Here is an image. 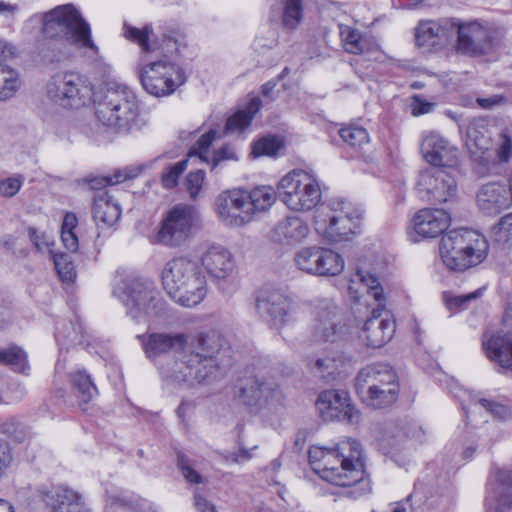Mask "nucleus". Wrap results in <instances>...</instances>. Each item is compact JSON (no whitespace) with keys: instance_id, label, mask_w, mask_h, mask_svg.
I'll list each match as a JSON object with an SVG mask.
<instances>
[{"instance_id":"43","label":"nucleus","mask_w":512,"mask_h":512,"mask_svg":"<svg viewBox=\"0 0 512 512\" xmlns=\"http://www.w3.org/2000/svg\"><path fill=\"white\" fill-rule=\"evenodd\" d=\"M0 433L17 443L31 438L30 428L15 417L0 420Z\"/></svg>"},{"instance_id":"60","label":"nucleus","mask_w":512,"mask_h":512,"mask_svg":"<svg viewBox=\"0 0 512 512\" xmlns=\"http://www.w3.org/2000/svg\"><path fill=\"white\" fill-rule=\"evenodd\" d=\"M61 240L68 251L76 252L78 250V237L74 231H61Z\"/></svg>"},{"instance_id":"21","label":"nucleus","mask_w":512,"mask_h":512,"mask_svg":"<svg viewBox=\"0 0 512 512\" xmlns=\"http://www.w3.org/2000/svg\"><path fill=\"white\" fill-rule=\"evenodd\" d=\"M310 336L312 341L334 344L345 340L346 331L337 320L336 307L329 300H322L313 319Z\"/></svg>"},{"instance_id":"56","label":"nucleus","mask_w":512,"mask_h":512,"mask_svg":"<svg viewBox=\"0 0 512 512\" xmlns=\"http://www.w3.org/2000/svg\"><path fill=\"white\" fill-rule=\"evenodd\" d=\"M24 182V178L21 175H16L12 177L5 178L0 181V194L4 197H13L16 195L22 184Z\"/></svg>"},{"instance_id":"64","label":"nucleus","mask_w":512,"mask_h":512,"mask_svg":"<svg viewBox=\"0 0 512 512\" xmlns=\"http://www.w3.org/2000/svg\"><path fill=\"white\" fill-rule=\"evenodd\" d=\"M433 107V104L423 101L419 99L418 97H415L413 106H412V114L414 116L423 115L426 113H429L431 111V108Z\"/></svg>"},{"instance_id":"35","label":"nucleus","mask_w":512,"mask_h":512,"mask_svg":"<svg viewBox=\"0 0 512 512\" xmlns=\"http://www.w3.org/2000/svg\"><path fill=\"white\" fill-rule=\"evenodd\" d=\"M216 136L217 133L213 130L203 134L191 148L189 156L197 155L203 162H211L212 168H215L224 160H237V154L230 146H224L210 155L209 147L216 139Z\"/></svg>"},{"instance_id":"45","label":"nucleus","mask_w":512,"mask_h":512,"mask_svg":"<svg viewBox=\"0 0 512 512\" xmlns=\"http://www.w3.org/2000/svg\"><path fill=\"white\" fill-rule=\"evenodd\" d=\"M341 139L355 150L361 149L370 141L369 134L366 129L358 126H348L339 130Z\"/></svg>"},{"instance_id":"27","label":"nucleus","mask_w":512,"mask_h":512,"mask_svg":"<svg viewBox=\"0 0 512 512\" xmlns=\"http://www.w3.org/2000/svg\"><path fill=\"white\" fill-rule=\"evenodd\" d=\"M66 370L65 359H59L55 366V376L53 380V385L57 393L59 396H63L64 379L68 376L77 397L82 403H88L97 394V388L90 376L83 370L71 371L69 373H67Z\"/></svg>"},{"instance_id":"8","label":"nucleus","mask_w":512,"mask_h":512,"mask_svg":"<svg viewBox=\"0 0 512 512\" xmlns=\"http://www.w3.org/2000/svg\"><path fill=\"white\" fill-rule=\"evenodd\" d=\"M362 211L342 198L321 203L314 211L313 226L318 235L332 243L351 240L360 232Z\"/></svg>"},{"instance_id":"20","label":"nucleus","mask_w":512,"mask_h":512,"mask_svg":"<svg viewBox=\"0 0 512 512\" xmlns=\"http://www.w3.org/2000/svg\"><path fill=\"white\" fill-rule=\"evenodd\" d=\"M316 408L325 421L346 420L357 423L360 412L350 403L348 392L344 390H325L321 392L316 401Z\"/></svg>"},{"instance_id":"3","label":"nucleus","mask_w":512,"mask_h":512,"mask_svg":"<svg viewBox=\"0 0 512 512\" xmlns=\"http://www.w3.org/2000/svg\"><path fill=\"white\" fill-rule=\"evenodd\" d=\"M308 457L313 471L323 480L348 487L347 497L359 499L371 492L370 480L364 475L362 449L358 441L346 439L333 447L313 445Z\"/></svg>"},{"instance_id":"54","label":"nucleus","mask_w":512,"mask_h":512,"mask_svg":"<svg viewBox=\"0 0 512 512\" xmlns=\"http://www.w3.org/2000/svg\"><path fill=\"white\" fill-rule=\"evenodd\" d=\"M132 501L122 493L108 494L104 512H129Z\"/></svg>"},{"instance_id":"34","label":"nucleus","mask_w":512,"mask_h":512,"mask_svg":"<svg viewBox=\"0 0 512 512\" xmlns=\"http://www.w3.org/2000/svg\"><path fill=\"white\" fill-rule=\"evenodd\" d=\"M352 362V357L340 350L326 347L309 360L312 370L323 377L340 374Z\"/></svg>"},{"instance_id":"40","label":"nucleus","mask_w":512,"mask_h":512,"mask_svg":"<svg viewBox=\"0 0 512 512\" xmlns=\"http://www.w3.org/2000/svg\"><path fill=\"white\" fill-rule=\"evenodd\" d=\"M261 108V100L252 98L244 110H239L227 119L226 131L241 132L248 127Z\"/></svg>"},{"instance_id":"2","label":"nucleus","mask_w":512,"mask_h":512,"mask_svg":"<svg viewBox=\"0 0 512 512\" xmlns=\"http://www.w3.org/2000/svg\"><path fill=\"white\" fill-rule=\"evenodd\" d=\"M122 35L139 45L140 80L145 91L156 97L172 94L186 82L185 71L179 63L184 36L171 31L155 35L150 26L142 29L123 24Z\"/></svg>"},{"instance_id":"53","label":"nucleus","mask_w":512,"mask_h":512,"mask_svg":"<svg viewBox=\"0 0 512 512\" xmlns=\"http://www.w3.org/2000/svg\"><path fill=\"white\" fill-rule=\"evenodd\" d=\"M204 182L205 172L203 170H197L187 174L184 185L191 199L198 197Z\"/></svg>"},{"instance_id":"38","label":"nucleus","mask_w":512,"mask_h":512,"mask_svg":"<svg viewBox=\"0 0 512 512\" xmlns=\"http://www.w3.org/2000/svg\"><path fill=\"white\" fill-rule=\"evenodd\" d=\"M4 62L0 61V102L15 97L22 87L19 71Z\"/></svg>"},{"instance_id":"33","label":"nucleus","mask_w":512,"mask_h":512,"mask_svg":"<svg viewBox=\"0 0 512 512\" xmlns=\"http://www.w3.org/2000/svg\"><path fill=\"white\" fill-rule=\"evenodd\" d=\"M308 224L298 216H287L279 220L270 231V239L279 244L295 245L309 235Z\"/></svg>"},{"instance_id":"12","label":"nucleus","mask_w":512,"mask_h":512,"mask_svg":"<svg viewBox=\"0 0 512 512\" xmlns=\"http://www.w3.org/2000/svg\"><path fill=\"white\" fill-rule=\"evenodd\" d=\"M486 253L487 242L484 237L468 229L451 230L440 242L443 263L454 271H463L477 265Z\"/></svg>"},{"instance_id":"41","label":"nucleus","mask_w":512,"mask_h":512,"mask_svg":"<svg viewBox=\"0 0 512 512\" xmlns=\"http://www.w3.org/2000/svg\"><path fill=\"white\" fill-rule=\"evenodd\" d=\"M145 165H137L126 167L123 170L115 172L111 177H96L89 180V185L92 189H100L107 185H115L128 179H133L139 176Z\"/></svg>"},{"instance_id":"16","label":"nucleus","mask_w":512,"mask_h":512,"mask_svg":"<svg viewBox=\"0 0 512 512\" xmlns=\"http://www.w3.org/2000/svg\"><path fill=\"white\" fill-rule=\"evenodd\" d=\"M416 190L421 198L436 203H445L457 196L455 178L441 167H432L419 173Z\"/></svg>"},{"instance_id":"48","label":"nucleus","mask_w":512,"mask_h":512,"mask_svg":"<svg viewBox=\"0 0 512 512\" xmlns=\"http://www.w3.org/2000/svg\"><path fill=\"white\" fill-rule=\"evenodd\" d=\"M491 237L500 245L512 243V212L502 216L492 227Z\"/></svg>"},{"instance_id":"39","label":"nucleus","mask_w":512,"mask_h":512,"mask_svg":"<svg viewBox=\"0 0 512 512\" xmlns=\"http://www.w3.org/2000/svg\"><path fill=\"white\" fill-rule=\"evenodd\" d=\"M317 276H336L344 269V259L337 252L328 248H319Z\"/></svg>"},{"instance_id":"4","label":"nucleus","mask_w":512,"mask_h":512,"mask_svg":"<svg viewBox=\"0 0 512 512\" xmlns=\"http://www.w3.org/2000/svg\"><path fill=\"white\" fill-rule=\"evenodd\" d=\"M41 24L40 31L47 39H64L71 45L89 49L97 54L99 49L92 39L90 24L73 4L58 5L49 11L35 13L25 25Z\"/></svg>"},{"instance_id":"13","label":"nucleus","mask_w":512,"mask_h":512,"mask_svg":"<svg viewBox=\"0 0 512 512\" xmlns=\"http://www.w3.org/2000/svg\"><path fill=\"white\" fill-rule=\"evenodd\" d=\"M321 188L317 177L305 170L294 169L278 183L280 200L293 211H310L321 200Z\"/></svg>"},{"instance_id":"18","label":"nucleus","mask_w":512,"mask_h":512,"mask_svg":"<svg viewBox=\"0 0 512 512\" xmlns=\"http://www.w3.org/2000/svg\"><path fill=\"white\" fill-rule=\"evenodd\" d=\"M196 219L197 213L192 206H174L163 220L156 236L157 242L169 246L180 245L190 236Z\"/></svg>"},{"instance_id":"49","label":"nucleus","mask_w":512,"mask_h":512,"mask_svg":"<svg viewBox=\"0 0 512 512\" xmlns=\"http://www.w3.org/2000/svg\"><path fill=\"white\" fill-rule=\"evenodd\" d=\"M38 56L43 64L59 63L66 58L64 44L48 41L39 49Z\"/></svg>"},{"instance_id":"59","label":"nucleus","mask_w":512,"mask_h":512,"mask_svg":"<svg viewBox=\"0 0 512 512\" xmlns=\"http://www.w3.org/2000/svg\"><path fill=\"white\" fill-rule=\"evenodd\" d=\"M180 469L182 475L188 482L193 484H199L204 482V478L196 470H194L191 466L184 463L183 461L180 462Z\"/></svg>"},{"instance_id":"17","label":"nucleus","mask_w":512,"mask_h":512,"mask_svg":"<svg viewBox=\"0 0 512 512\" xmlns=\"http://www.w3.org/2000/svg\"><path fill=\"white\" fill-rule=\"evenodd\" d=\"M453 34H457V51L461 54L478 56L487 54L495 43L493 32L478 21L462 22L452 19Z\"/></svg>"},{"instance_id":"6","label":"nucleus","mask_w":512,"mask_h":512,"mask_svg":"<svg viewBox=\"0 0 512 512\" xmlns=\"http://www.w3.org/2000/svg\"><path fill=\"white\" fill-rule=\"evenodd\" d=\"M161 279L169 296L182 306L194 307L206 296V277L199 264L190 258L169 260L162 269Z\"/></svg>"},{"instance_id":"61","label":"nucleus","mask_w":512,"mask_h":512,"mask_svg":"<svg viewBox=\"0 0 512 512\" xmlns=\"http://www.w3.org/2000/svg\"><path fill=\"white\" fill-rule=\"evenodd\" d=\"M194 507L197 512H217L215 506L202 494H194Z\"/></svg>"},{"instance_id":"31","label":"nucleus","mask_w":512,"mask_h":512,"mask_svg":"<svg viewBox=\"0 0 512 512\" xmlns=\"http://www.w3.org/2000/svg\"><path fill=\"white\" fill-rule=\"evenodd\" d=\"M339 29L344 48L348 53L364 55L368 60L381 59L382 52L373 37L363 35L359 30L348 25H340Z\"/></svg>"},{"instance_id":"15","label":"nucleus","mask_w":512,"mask_h":512,"mask_svg":"<svg viewBox=\"0 0 512 512\" xmlns=\"http://www.w3.org/2000/svg\"><path fill=\"white\" fill-rule=\"evenodd\" d=\"M239 398L245 405L257 410H273L283 404L278 384L261 373L245 381L240 387Z\"/></svg>"},{"instance_id":"19","label":"nucleus","mask_w":512,"mask_h":512,"mask_svg":"<svg viewBox=\"0 0 512 512\" xmlns=\"http://www.w3.org/2000/svg\"><path fill=\"white\" fill-rule=\"evenodd\" d=\"M486 356L500 367L512 370V308L505 311L502 326L482 338Z\"/></svg>"},{"instance_id":"47","label":"nucleus","mask_w":512,"mask_h":512,"mask_svg":"<svg viewBox=\"0 0 512 512\" xmlns=\"http://www.w3.org/2000/svg\"><path fill=\"white\" fill-rule=\"evenodd\" d=\"M319 248L317 246L306 247L299 250L295 255L297 267L309 274L316 275Z\"/></svg>"},{"instance_id":"50","label":"nucleus","mask_w":512,"mask_h":512,"mask_svg":"<svg viewBox=\"0 0 512 512\" xmlns=\"http://www.w3.org/2000/svg\"><path fill=\"white\" fill-rule=\"evenodd\" d=\"M188 159L167 165L161 174V183L164 188L172 189L178 184L181 174L187 169Z\"/></svg>"},{"instance_id":"32","label":"nucleus","mask_w":512,"mask_h":512,"mask_svg":"<svg viewBox=\"0 0 512 512\" xmlns=\"http://www.w3.org/2000/svg\"><path fill=\"white\" fill-rule=\"evenodd\" d=\"M43 500L55 512H92L83 496L68 487H54L44 492Z\"/></svg>"},{"instance_id":"5","label":"nucleus","mask_w":512,"mask_h":512,"mask_svg":"<svg viewBox=\"0 0 512 512\" xmlns=\"http://www.w3.org/2000/svg\"><path fill=\"white\" fill-rule=\"evenodd\" d=\"M348 292L354 301L364 295L373 297L377 303L372 316L365 322L360 338L369 347L378 348L390 341L395 332V322L390 318H380L385 308V296L378 278L362 270H358L349 280Z\"/></svg>"},{"instance_id":"57","label":"nucleus","mask_w":512,"mask_h":512,"mask_svg":"<svg viewBox=\"0 0 512 512\" xmlns=\"http://www.w3.org/2000/svg\"><path fill=\"white\" fill-rule=\"evenodd\" d=\"M481 295V290H475L468 294L457 295V296H448L445 294V302L449 310H456L458 308L465 307L466 304L471 301L479 298Z\"/></svg>"},{"instance_id":"26","label":"nucleus","mask_w":512,"mask_h":512,"mask_svg":"<svg viewBox=\"0 0 512 512\" xmlns=\"http://www.w3.org/2000/svg\"><path fill=\"white\" fill-rule=\"evenodd\" d=\"M257 308L267 314L274 325H283L295 313V304L291 297L279 289H264L257 298Z\"/></svg>"},{"instance_id":"11","label":"nucleus","mask_w":512,"mask_h":512,"mask_svg":"<svg viewBox=\"0 0 512 512\" xmlns=\"http://www.w3.org/2000/svg\"><path fill=\"white\" fill-rule=\"evenodd\" d=\"M114 295L126 307L127 314L136 321L159 317L165 312V302L155 284L140 277L119 280Z\"/></svg>"},{"instance_id":"10","label":"nucleus","mask_w":512,"mask_h":512,"mask_svg":"<svg viewBox=\"0 0 512 512\" xmlns=\"http://www.w3.org/2000/svg\"><path fill=\"white\" fill-rule=\"evenodd\" d=\"M355 389L367 406L385 408L395 403L398 398V377L395 370L386 363L369 364L357 373Z\"/></svg>"},{"instance_id":"36","label":"nucleus","mask_w":512,"mask_h":512,"mask_svg":"<svg viewBox=\"0 0 512 512\" xmlns=\"http://www.w3.org/2000/svg\"><path fill=\"white\" fill-rule=\"evenodd\" d=\"M121 215L119 205L107 192L99 193L93 202V218L97 224L112 226Z\"/></svg>"},{"instance_id":"30","label":"nucleus","mask_w":512,"mask_h":512,"mask_svg":"<svg viewBox=\"0 0 512 512\" xmlns=\"http://www.w3.org/2000/svg\"><path fill=\"white\" fill-rule=\"evenodd\" d=\"M201 263L207 273L217 281L227 280L235 270L232 253L221 245H211L201 256Z\"/></svg>"},{"instance_id":"62","label":"nucleus","mask_w":512,"mask_h":512,"mask_svg":"<svg viewBox=\"0 0 512 512\" xmlns=\"http://www.w3.org/2000/svg\"><path fill=\"white\" fill-rule=\"evenodd\" d=\"M18 11L17 4L0 1V16H3L6 20L13 21Z\"/></svg>"},{"instance_id":"25","label":"nucleus","mask_w":512,"mask_h":512,"mask_svg":"<svg viewBox=\"0 0 512 512\" xmlns=\"http://www.w3.org/2000/svg\"><path fill=\"white\" fill-rule=\"evenodd\" d=\"M453 20L443 19L439 22L425 20L415 28V43L422 52L436 51L445 46L453 36Z\"/></svg>"},{"instance_id":"28","label":"nucleus","mask_w":512,"mask_h":512,"mask_svg":"<svg viewBox=\"0 0 512 512\" xmlns=\"http://www.w3.org/2000/svg\"><path fill=\"white\" fill-rule=\"evenodd\" d=\"M421 152L433 167H452L457 164V150L445 138L435 132L423 136Z\"/></svg>"},{"instance_id":"52","label":"nucleus","mask_w":512,"mask_h":512,"mask_svg":"<svg viewBox=\"0 0 512 512\" xmlns=\"http://www.w3.org/2000/svg\"><path fill=\"white\" fill-rule=\"evenodd\" d=\"M280 149L279 141L274 137H264L254 143L252 154L254 157L273 156Z\"/></svg>"},{"instance_id":"7","label":"nucleus","mask_w":512,"mask_h":512,"mask_svg":"<svg viewBox=\"0 0 512 512\" xmlns=\"http://www.w3.org/2000/svg\"><path fill=\"white\" fill-rule=\"evenodd\" d=\"M96 117L105 127L127 134L140 129V105L125 85H109L96 102Z\"/></svg>"},{"instance_id":"58","label":"nucleus","mask_w":512,"mask_h":512,"mask_svg":"<svg viewBox=\"0 0 512 512\" xmlns=\"http://www.w3.org/2000/svg\"><path fill=\"white\" fill-rule=\"evenodd\" d=\"M16 57V47L7 39L0 37V61H9Z\"/></svg>"},{"instance_id":"63","label":"nucleus","mask_w":512,"mask_h":512,"mask_svg":"<svg viewBox=\"0 0 512 512\" xmlns=\"http://www.w3.org/2000/svg\"><path fill=\"white\" fill-rule=\"evenodd\" d=\"M252 458V453L250 450L245 448H240L237 452H231L227 455V460L234 463H243Z\"/></svg>"},{"instance_id":"51","label":"nucleus","mask_w":512,"mask_h":512,"mask_svg":"<svg viewBox=\"0 0 512 512\" xmlns=\"http://www.w3.org/2000/svg\"><path fill=\"white\" fill-rule=\"evenodd\" d=\"M54 265L62 281L70 282L74 280L76 276L75 266L69 255H55Z\"/></svg>"},{"instance_id":"42","label":"nucleus","mask_w":512,"mask_h":512,"mask_svg":"<svg viewBox=\"0 0 512 512\" xmlns=\"http://www.w3.org/2000/svg\"><path fill=\"white\" fill-rule=\"evenodd\" d=\"M462 408L468 419L470 418V414L477 413L481 409H484L486 412L491 413L502 420L508 419L512 416V412L507 406L487 399H479L468 406L462 404Z\"/></svg>"},{"instance_id":"55","label":"nucleus","mask_w":512,"mask_h":512,"mask_svg":"<svg viewBox=\"0 0 512 512\" xmlns=\"http://www.w3.org/2000/svg\"><path fill=\"white\" fill-rule=\"evenodd\" d=\"M12 447L8 441L0 438V480L5 477L13 463Z\"/></svg>"},{"instance_id":"44","label":"nucleus","mask_w":512,"mask_h":512,"mask_svg":"<svg viewBox=\"0 0 512 512\" xmlns=\"http://www.w3.org/2000/svg\"><path fill=\"white\" fill-rule=\"evenodd\" d=\"M1 364L10 366L19 373H26L29 370L25 351L15 345L1 349Z\"/></svg>"},{"instance_id":"14","label":"nucleus","mask_w":512,"mask_h":512,"mask_svg":"<svg viewBox=\"0 0 512 512\" xmlns=\"http://www.w3.org/2000/svg\"><path fill=\"white\" fill-rule=\"evenodd\" d=\"M46 94L58 106L78 109L91 101L93 86L86 76L78 72H58L47 83Z\"/></svg>"},{"instance_id":"24","label":"nucleus","mask_w":512,"mask_h":512,"mask_svg":"<svg viewBox=\"0 0 512 512\" xmlns=\"http://www.w3.org/2000/svg\"><path fill=\"white\" fill-rule=\"evenodd\" d=\"M450 222V215L443 209H421L412 218L410 239L418 242L420 239L436 238L449 227Z\"/></svg>"},{"instance_id":"1","label":"nucleus","mask_w":512,"mask_h":512,"mask_svg":"<svg viewBox=\"0 0 512 512\" xmlns=\"http://www.w3.org/2000/svg\"><path fill=\"white\" fill-rule=\"evenodd\" d=\"M143 347L149 358L178 352L173 367L163 374L189 386L210 383L221 377L226 365L222 359L223 338L216 331L200 333L190 341L183 333H152L143 340Z\"/></svg>"},{"instance_id":"22","label":"nucleus","mask_w":512,"mask_h":512,"mask_svg":"<svg viewBox=\"0 0 512 512\" xmlns=\"http://www.w3.org/2000/svg\"><path fill=\"white\" fill-rule=\"evenodd\" d=\"M221 221L231 227H240L251 221L245 191L231 190L219 194L215 201Z\"/></svg>"},{"instance_id":"29","label":"nucleus","mask_w":512,"mask_h":512,"mask_svg":"<svg viewBox=\"0 0 512 512\" xmlns=\"http://www.w3.org/2000/svg\"><path fill=\"white\" fill-rule=\"evenodd\" d=\"M511 200L505 184L499 181L481 185L476 193V205L487 216H496L510 208Z\"/></svg>"},{"instance_id":"23","label":"nucleus","mask_w":512,"mask_h":512,"mask_svg":"<svg viewBox=\"0 0 512 512\" xmlns=\"http://www.w3.org/2000/svg\"><path fill=\"white\" fill-rule=\"evenodd\" d=\"M486 512H509L512 509V467L493 471L487 486Z\"/></svg>"},{"instance_id":"46","label":"nucleus","mask_w":512,"mask_h":512,"mask_svg":"<svg viewBox=\"0 0 512 512\" xmlns=\"http://www.w3.org/2000/svg\"><path fill=\"white\" fill-rule=\"evenodd\" d=\"M303 19L302 0H285L282 22L286 29H296Z\"/></svg>"},{"instance_id":"37","label":"nucleus","mask_w":512,"mask_h":512,"mask_svg":"<svg viewBox=\"0 0 512 512\" xmlns=\"http://www.w3.org/2000/svg\"><path fill=\"white\" fill-rule=\"evenodd\" d=\"M277 195L278 190L276 191L272 186H258L250 192H246L251 219L257 213L268 211L275 204Z\"/></svg>"},{"instance_id":"9","label":"nucleus","mask_w":512,"mask_h":512,"mask_svg":"<svg viewBox=\"0 0 512 512\" xmlns=\"http://www.w3.org/2000/svg\"><path fill=\"white\" fill-rule=\"evenodd\" d=\"M465 143L478 173L482 175L494 172L498 163H507L512 158L511 138L501 133L493 149L492 131L482 119L469 124Z\"/></svg>"}]
</instances>
